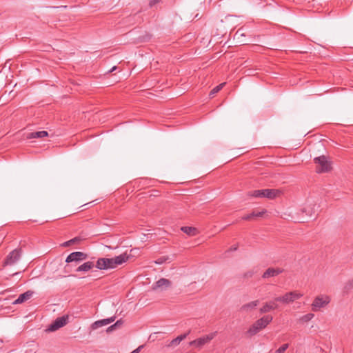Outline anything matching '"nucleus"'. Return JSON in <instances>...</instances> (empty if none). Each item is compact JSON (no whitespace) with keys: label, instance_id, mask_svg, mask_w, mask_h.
Returning <instances> with one entry per match:
<instances>
[{"label":"nucleus","instance_id":"f257e3e1","mask_svg":"<svg viewBox=\"0 0 353 353\" xmlns=\"http://www.w3.org/2000/svg\"><path fill=\"white\" fill-rule=\"evenodd\" d=\"M129 259V256L126 253L116 256L114 258H99L98 259L96 268L99 270H108L117 268L126 262Z\"/></svg>","mask_w":353,"mask_h":353},{"label":"nucleus","instance_id":"f03ea898","mask_svg":"<svg viewBox=\"0 0 353 353\" xmlns=\"http://www.w3.org/2000/svg\"><path fill=\"white\" fill-rule=\"evenodd\" d=\"M273 318L270 315H265L256 321L248 330L247 333L250 336H254L261 330L265 328L270 324Z\"/></svg>","mask_w":353,"mask_h":353},{"label":"nucleus","instance_id":"7ed1b4c3","mask_svg":"<svg viewBox=\"0 0 353 353\" xmlns=\"http://www.w3.org/2000/svg\"><path fill=\"white\" fill-rule=\"evenodd\" d=\"M317 208L318 206L314 202H306L303 207L300 210L301 216L295 218L296 221L305 222V217H311L315 215Z\"/></svg>","mask_w":353,"mask_h":353},{"label":"nucleus","instance_id":"20e7f679","mask_svg":"<svg viewBox=\"0 0 353 353\" xmlns=\"http://www.w3.org/2000/svg\"><path fill=\"white\" fill-rule=\"evenodd\" d=\"M281 192L276 189H263L249 192L248 195L256 198H268L272 199L280 194Z\"/></svg>","mask_w":353,"mask_h":353},{"label":"nucleus","instance_id":"39448f33","mask_svg":"<svg viewBox=\"0 0 353 353\" xmlns=\"http://www.w3.org/2000/svg\"><path fill=\"white\" fill-rule=\"evenodd\" d=\"M331 298L326 294H319L316 296L312 303L311 304V310L312 312H319L321 310L325 308L330 303Z\"/></svg>","mask_w":353,"mask_h":353},{"label":"nucleus","instance_id":"423d86ee","mask_svg":"<svg viewBox=\"0 0 353 353\" xmlns=\"http://www.w3.org/2000/svg\"><path fill=\"white\" fill-rule=\"evenodd\" d=\"M314 161L316 165V172L317 173L328 172L332 170L331 162L324 155L314 158Z\"/></svg>","mask_w":353,"mask_h":353},{"label":"nucleus","instance_id":"0eeeda50","mask_svg":"<svg viewBox=\"0 0 353 353\" xmlns=\"http://www.w3.org/2000/svg\"><path fill=\"white\" fill-rule=\"evenodd\" d=\"M302 296L303 294L297 291H292L285 293L283 296L276 297L275 301H279V302L288 304L294 302L295 300H297Z\"/></svg>","mask_w":353,"mask_h":353},{"label":"nucleus","instance_id":"6e6552de","mask_svg":"<svg viewBox=\"0 0 353 353\" xmlns=\"http://www.w3.org/2000/svg\"><path fill=\"white\" fill-rule=\"evenodd\" d=\"M215 336L216 332L210 333L208 335L203 336L191 341L190 343V345L201 348L205 344L209 343L215 337Z\"/></svg>","mask_w":353,"mask_h":353},{"label":"nucleus","instance_id":"1a4fd4ad","mask_svg":"<svg viewBox=\"0 0 353 353\" xmlns=\"http://www.w3.org/2000/svg\"><path fill=\"white\" fill-rule=\"evenodd\" d=\"M68 319V318L67 316H63L61 317L57 318L52 324L49 325L46 331L54 332L63 327L67 324Z\"/></svg>","mask_w":353,"mask_h":353},{"label":"nucleus","instance_id":"9d476101","mask_svg":"<svg viewBox=\"0 0 353 353\" xmlns=\"http://www.w3.org/2000/svg\"><path fill=\"white\" fill-rule=\"evenodd\" d=\"M21 257V250L15 249L7 256L3 264L4 265H12L17 262Z\"/></svg>","mask_w":353,"mask_h":353},{"label":"nucleus","instance_id":"9b49d317","mask_svg":"<svg viewBox=\"0 0 353 353\" xmlns=\"http://www.w3.org/2000/svg\"><path fill=\"white\" fill-rule=\"evenodd\" d=\"M88 258L87 254L82 252H74L70 253L66 258V263L78 262L85 260Z\"/></svg>","mask_w":353,"mask_h":353},{"label":"nucleus","instance_id":"f8f14e48","mask_svg":"<svg viewBox=\"0 0 353 353\" xmlns=\"http://www.w3.org/2000/svg\"><path fill=\"white\" fill-rule=\"evenodd\" d=\"M276 301H275L274 299L272 301L265 303L259 310L260 313L265 314L272 310H276L279 307V305L276 303Z\"/></svg>","mask_w":353,"mask_h":353},{"label":"nucleus","instance_id":"ddd939ff","mask_svg":"<svg viewBox=\"0 0 353 353\" xmlns=\"http://www.w3.org/2000/svg\"><path fill=\"white\" fill-rule=\"evenodd\" d=\"M283 272V269L276 268H269L263 274V279H268L270 277H274Z\"/></svg>","mask_w":353,"mask_h":353},{"label":"nucleus","instance_id":"4468645a","mask_svg":"<svg viewBox=\"0 0 353 353\" xmlns=\"http://www.w3.org/2000/svg\"><path fill=\"white\" fill-rule=\"evenodd\" d=\"M33 294V291L28 290L27 292L20 294L19 296L13 302V304L23 303L26 301L29 300L32 296Z\"/></svg>","mask_w":353,"mask_h":353},{"label":"nucleus","instance_id":"2eb2a0df","mask_svg":"<svg viewBox=\"0 0 353 353\" xmlns=\"http://www.w3.org/2000/svg\"><path fill=\"white\" fill-rule=\"evenodd\" d=\"M171 285V282L170 280L167 279H164V278H162V279H160L159 281H157L152 286V289L153 290H157V289H165L168 287H170Z\"/></svg>","mask_w":353,"mask_h":353},{"label":"nucleus","instance_id":"dca6fc26","mask_svg":"<svg viewBox=\"0 0 353 353\" xmlns=\"http://www.w3.org/2000/svg\"><path fill=\"white\" fill-rule=\"evenodd\" d=\"M259 304V300H255L253 301H251L250 303L243 304L240 310L243 312H250L252 310H254Z\"/></svg>","mask_w":353,"mask_h":353},{"label":"nucleus","instance_id":"f3484780","mask_svg":"<svg viewBox=\"0 0 353 353\" xmlns=\"http://www.w3.org/2000/svg\"><path fill=\"white\" fill-rule=\"evenodd\" d=\"M114 321V317L97 321L91 325V328L92 330H97V328H99L100 327L108 325L109 323L113 322Z\"/></svg>","mask_w":353,"mask_h":353},{"label":"nucleus","instance_id":"a211bd4d","mask_svg":"<svg viewBox=\"0 0 353 353\" xmlns=\"http://www.w3.org/2000/svg\"><path fill=\"white\" fill-rule=\"evenodd\" d=\"M48 133L47 131H38L32 132L27 135L28 139H39L48 137Z\"/></svg>","mask_w":353,"mask_h":353},{"label":"nucleus","instance_id":"6ab92c4d","mask_svg":"<svg viewBox=\"0 0 353 353\" xmlns=\"http://www.w3.org/2000/svg\"><path fill=\"white\" fill-rule=\"evenodd\" d=\"M94 266V263L92 261H87L83 264L79 265L76 271L77 272H88Z\"/></svg>","mask_w":353,"mask_h":353},{"label":"nucleus","instance_id":"aec40b11","mask_svg":"<svg viewBox=\"0 0 353 353\" xmlns=\"http://www.w3.org/2000/svg\"><path fill=\"white\" fill-rule=\"evenodd\" d=\"M265 210H263V211H261V212H256L254 211V212H252L250 214H246V215L243 216L242 217V219L245 220V221H250V220H252V219H253L254 218L263 216V214H265Z\"/></svg>","mask_w":353,"mask_h":353},{"label":"nucleus","instance_id":"412c9836","mask_svg":"<svg viewBox=\"0 0 353 353\" xmlns=\"http://www.w3.org/2000/svg\"><path fill=\"white\" fill-rule=\"evenodd\" d=\"M189 333H190V331L188 333L178 336L176 338H175L171 341V342L170 343L168 346L171 347V346L178 345L183 340H184L187 337V336L189 334Z\"/></svg>","mask_w":353,"mask_h":353},{"label":"nucleus","instance_id":"4be33fe9","mask_svg":"<svg viewBox=\"0 0 353 353\" xmlns=\"http://www.w3.org/2000/svg\"><path fill=\"white\" fill-rule=\"evenodd\" d=\"M181 230L189 236H196L198 234V230L194 227L184 226Z\"/></svg>","mask_w":353,"mask_h":353},{"label":"nucleus","instance_id":"5701e85b","mask_svg":"<svg viewBox=\"0 0 353 353\" xmlns=\"http://www.w3.org/2000/svg\"><path fill=\"white\" fill-rule=\"evenodd\" d=\"M225 83H222L214 88L210 92V96L212 97L214 94L219 92L225 85Z\"/></svg>","mask_w":353,"mask_h":353},{"label":"nucleus","instance_id":"b1692460","mask_svg":"<svg viewBox=\"0 0 353 353\" xmlns=\"http://www.w3.org/2000/svg\"><path fill=\"white\" fill-rule=\"evenodd\" d=\"M352 289H353V279L347 281L345 283L344 287H343V290L345 292H349Z\"/></svg>","mask_w":353,"mask_h":353},{"label":"nucleus","instance_id":"393cba45","mask_svg":"<svg viewBox=\"0 0 353 353\" xmlns=\"http://www.w3.org/2000/svg\"><path fill=\"white\" fill-rule=\"evenodd\" d=\"M83 240H84V238L79 236H76V237L70 239V241L71 245H75V244H77V245L80 244Z\"/></svg>","mask_w":353,"mask_h":353},{"label":"nucleus","instance_id":"a878e982","mask_svg":"<svg viewBox=\"0 0 353 353\" xmlns=\"http://www.w3.org/2000/svg\"><path fill=\"white\" fill-rule=\"evenodd\" d=\"M314 314L308 313V314L301 316V321H302L303 322H308V321H311L314 318Z\"/></svg>","mask_w":353,"mask_h":353},{"label":"nucleus","instance_id":"bb28decb","mask_svg":"<svg viewBox=\"0 0 353 353\" xmlns=\"http://www.w3.org/2000/svg\"><path fill=\"white\" fill-rule=\"evenodd\" d=\"M122 323L123 322L121 321V320L117 321L114 324L112 325L107 329V332L112 331L117 327H120L122 325Z\"/></svg>","mask_w":353,"mask_h":353},{"label":"nucleus","instance_id":"cd10ccee","mask_svg":"<svg viewBox=\"0 0 353 353\" xmlns=\"http://www.w3.org/2000/svg\"><path fill=\"white\" fill-rule=\"evenodd\" d=\"M288 347L289 345L288 343L283 344L275 351V353H284V352L288 348Z\"/></svg>","mask_w":353,"mask_h":353},{"label":"nucleus","instance_id":"c85d7f7f","mask_svg":"<svg viewBox=\"0 0 353 353\" xmlns=\"http://www.w3.org/2000/svg\"><path fill=\"white\" fill-rule=\"evenodd\" d=\"M168 259V256H161L159 257L156 261L155 263L157 264H162L164 262H165Z\"/></svg>","mask_w":353,"mask_h":353},{"label":"nucleus","instance_id":"c756f323","mask_svg":"<svg viewBox=\"0 0 353 353\" xmlns=\"http://www.w3.org/2000/svg\"><path fill=\"white\" fill-rule=\"evenodd\" d=\"M148 5L150 8L153 7L154 5L159 3L161 0H148Z\"/></svg>","mask_w":353,"mask_h":353},{"label":"nucleus","instance_id":"7c9ffc66","mask_svg":"<svg viewBox=\"0 0 353 353\" xmlns=\"http://www.w3.org/2000/svg\"><path fill=\"white\" fill-rule=\"evenodd\" d=\"M254 272L253 270H249L244 274V277L245 278H250L254 275Z\"/></svg>","mask_w":353,"mask_h":353},{"label":"nucleus","instance_id":"2f4dec72","mask_svg":"<svg viewBox=\"0 0 353 353\" xmlns=\"http://www.w3.org/2000/svg\"><path fill=\"white\" fill-rule=\"evenodd\" d=\"M241 36H243V34L241 32V31L239 30L234 34V38L239 39V37Z\"/></svg>","mask_w":353,"mask_h":353},{"label":"nucleus","instance_id":"473e14b6","mask_svg":"<svg viewBox=\"0 0 353 353\" xmlns=\"http://www.w3.org/2000/svg\"><path fill=\"white\" fill-rule=\"evenodd\" d=\"M143 345L139 346L137 349L131 352L130 353H139L141 350L143 348Z\"/></svg>","mask_w":353,"mask_h":353},{"label":"nucleus","instance_id":"72a5a7b5","mask_svg":"<svg viewBox=\"0 0 353 353\" xmlns=\"http://www.w3.org/2000/svg\"><path fill=\"white\" fill-rule=\"evenodd\" d=\"M61 246H62V247H69V246H71V244H70V240H69V241H65V242L61 244Z\"/></svg>","mask_w":353,"mask_h":353},{"label":"nucleus","instance_id":"f704fd0d","mask_svg":"<svg viewBox=\"0 0 353 353\" xmlns=\"http://www.w3.org/2000/svg\"><path fill=\"white\" fill-rule=\"evenodd\" d=\"M238 248L237 245H233L232 246L228 251H236Z\"/></svg>","mask_w":353,"mask_h":353},{"label":"nucleus","instance_id":"c9c22d12","mask_svg":"<svg viewBox=\"0 0 353 353\" xmlns=\"http://www.w3.org/2000/svg\"><path fill=\"white\" fill-rule=\"evenodd\" d=\"M114 70H116V66H114V67L111 69L110 72H112V71H114Z\"/></svg>","mask_w":353,"mask_h":353}]
</instances>
